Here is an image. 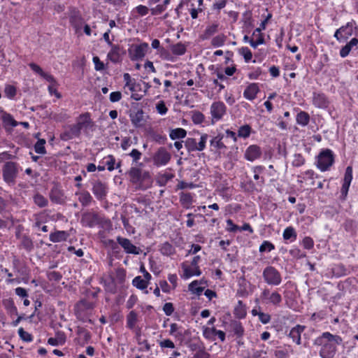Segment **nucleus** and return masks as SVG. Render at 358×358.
<instances>
[{"label": "nucleus", "instance_id": "f257e3e1", "mask_svg": "<svg viewBox=\"0 0 358 358\" xmlns=\"http://www.w3.org/2000/svg\"><path fill=\"white\" fill-rule=\"evenodd\" d=\"M343 339L338 335L324 332L314 341L316 345H322L320 355L322 358H334L336 352V345L342 343Z\"/></svg>", "mask_w": 358, "mask_h": 358}, {"label": "nucleus", "instance_id": "f03ea898", "mask_svg": "<svg viewBox=\"0 0 358 358\" xmlns=\"http://www.w3.org/2000/svg\"><path fill=\"white\" fill-rule=\"evenodd\" d=\"M262 276L265 282L269 285L278 286L282 282L280 273L272 266H266L264 269Z\"/></svg>", "mask_w": 358, "mask_h": 358}, {"label": "nucleus", "instance_id": "7ed1b4c3", "mask_svg": "<svg viewBox=\"0 0 358 358\" xmlns=\"http://www.w3.org/2000/svg\"><path fill=\"white\" fill-rule=\"evenodd\" d=\"M334 162V158L332 151L327 149L322 151L318 155L317 165L322 171H325L332 166Z\"/></svg>", "mask_w": 358, "mask_h": 358}, {"label": "nucleus", "instance_id": "20e7f679", "mask_svg": "<svg viewBox=\"0 0 358 358\" xmlns=\"http://www.w3.org/2000/svg\"><path fill=\"white\" fill-rule=\"evenodd\" d=\"M2 172L4 181L8 184H14L18 173L17 164L13 162H6L3 166Z\"/></svg>", "mask_w": 358, "mask_h": 358}, {"label": "nucleus", "instance_id": "39448f33", "mask_svg": "<svg viewBox=\"0 0 358 358\" xmlns=\"http://www.w3.org/2000/svg\"><path fill=\"white\" fill-rule=\"evenodd\" d=\"M208 136L206 134H202L200 138L199 143H196L195 138H187L185 143V147L189 152L194 151H202L206 148V143L207 142Z\"/></svg>", "mask_w": 358, "mask_h": 358}, {"label": "nucleus", "instance_id": "423d86ee", "mask_svg": "<svg viewBox=\"0 0 358 358\" xmlns=\"http://www.w3.org/2000/svg\"><path fill=\"white\" fill-rule=\"evenodd\" d=\"M171 158V155L166 148L160 147L153 155L152 161L154 165L162 166L166 165L170 162Z\"/></svg>", "mask_w": 358, "mask_h": 358}, {"label": "nucleus", "instance_id": "0eeeda50", "mask_svg": "<svg viewBox=\"0 0 358 358\" xmlns=\"http://www.w3.org/2000/svg\"><path fill=\"white\" fill-rule=\"evenodd\" d=\"M76 127L79 129V131L83 130L85 133H88L89 131H93L94 123L90 117L89 113L81 114L77 119Z\"/></svg>", "mask_w": 358, "mask_h": 358}, {"label": "nucleus", "instance_id": "6e6552de", "mask_svg": "<svg viewBox=\"0 0 358 358\" xmlns=\"http://www.w3.org/2000/svg\"><path fill=\"white\" fill-rule=\"evenodd\" d=\"M148 50V44L142 43L139 45H133L128 50L130 59L137 61L143 58Z\"/></svg>", "mask_w": 358, "mask_h": 358}, {"label": "nucleus", "instance_id": "1a4fd4ad", "mask_svg": "<svg viewBox=\"0 0 358 358\" xmlns=\"http://www.w3.org/2000/svg\"><path fill=\"white\" fill-rule=\"evenodd\" d=\"M92 191L98 200L102 201L107 196L108 187L106 183L100 180H96L92 182Z\"/></svg>", "mask_w": 358, "mask_h": 358}, {"label": "nucleus", "instance_id": "9d476101", "mask_svg": "<svg viewBox=\"0 0 358 358\" xmlns=\"http://www.w3.org/2000/svg\"><path fill=\"white\" fill-rule=\"evenodd\" d=\"M261 299L267 303L279 306L282 301V296L278 292H271L269 289H264L261 294Z\"/></svg>", "mask_w": 358, "mask_h": 358}, {"label": "nucleus", "instance_id": "9b49d317", "mask_svg": "<svg viewBox=\"0 0 358 358\" xmlns=\"http://www.w3.org/2000/svg\"><path fill=\"white\" fill-rule=\"evenodd\" d=\"M227 107L222 101L213 102L210 106V114L213 120H220L226 114Z\"/></svg>", "mask_w": 358, "mask_h": 358}, {"label": "nucleus", "instance_id": "f8f14e48", "mask_svg": "<svg viewBox=\"0 0 358 358\" xmlns=\"http://www.w3.org/2000/svg\"><path fill=\"white\" fill-rule=\"evenodd\" d=\"M117 241L119 245L124 249V252L128 254L138 255L140 254L141 249L133 245L131 241L126 238L121 236L117 237Z\"/></svg>", "mask_w": 358, "mask_h": 358}, {"label": "nucleus", "instance_id": "ddd939ff", "mask_svg": "<svg viewBox=\"0 0 358 358\" xmlns=\"http://www.w3.org/2000/svg\"><path fill=\"white\" fill-rule=\"evenodd\" d=\"M80 132L76 124L67 126L60 134V138L62 141H67L74 138L79 137Z\"/></svg>", "mask_w": 358, "mask_h": 358}, {"label": "nucleus", "instance_id": "4468645a", "mask_svg": "<svg viewBox=\"0 0 358 358\" xmlns=\"http://www.w3.org/2000/svg\"><path fill=\"white\" fill-rule=\"evenodd\" d=\"M261 155L262 150L260 147L257 145H250L245 152V158L250 162H253L260 158Z\"/></svg>", "mask_w": 358, "mask_h": 358}, {"label": "nucleus", "instance_id": "2eb2a0df", "mask_svg": "<svg viewBox=\"0 0 358 358\" xmlns=\"http://www.w3.org/2000/svg\"><path fill=\"white\" fill-rule=\"evenodd\" d=\"M110 47V50L108 52L107 57L113 63H118L121 61V55L123 54L122 48L118 45H113Z\"/></svg>", "mask_w": 358, "mask_h": 358}, {"label": "nucleus", "instance_id": "dca6fc26", "mask_svg": "<svg viewBox=\"0 0 358 358\" xmlns=\"http://www.w3.org/2000/svg\"><path fill=\"white\" fill-rule=\"evenodd\" d=\"M129 117L131 123L135 127H143L145 123L144 113L142 110H138L136 112L131 113Z\"/></svg>", "mask_w": 358, "mask_h": 358}, {"label": "nucleus", "instance_id": "f3484780", "mask_svg": "<svg viewBox=\"0 0 358 358\" xmlns=\"http://www.w3.org/2000/svg\"><path fill=\"white\" fill-rule=\"evenodd\" d=\"M306 327L303 325L297 324L289 331V336L292 339V341L296 343L297 345H301V335L305 330Z\"/></svg>", "mask_w": 358, "mask_h": 358}, {"label": "nucleus", "instance_id": "a211bd4d", "mask_svg": "<svg viewBox=\"0 0 358 358\" xmlns=\"http://www.w3.org/2000/svg\"><path fill=\"white\" fill-rule=\"evenodd\" d=\"M313 104L320 108H326L328 107L329 101L326 96L322 93H314L313 97Z\"/></svg>", "mask_w": 358, "mask_h": 358}, {"label": "nucleus", "instance_id": "6ab92c4d", "mask_svg": "<svg viewBox=\"0 0 358 358\" xmlns=\"http://www.w3.org/2000/svg\"><path fill=\"white\" fill-rule=\"evenodd\" d=\"M259 89L257 83L250 84L243 92V96L248 100H253L256 98Z\"/></svg>", "mask_w": 358, "mask_h": 358}, {"label": "nucleus", "instance_id": "aec40b11", "mask_svg": "<svg viewBox=\"0 0 358 358\" xmlns=\"http://www.w3.org/2000/svg\"><path fill=\"white\" fill-rule=\"evenodd\" d=\"M182 268L184 271L185 278H189L193 275H200L201 272L199 267H190L187 262L182 264Z\"/></svg>", "mask_w": 358, "mask_h": 358}, {"label": "nucleus", "instance_id": "412c9836", "mask_svg": "<svg viewBox=\"0 0 358 358\" xmlns=\"http://www.w3.org/2000/svg\"><path fill=\"white\" fill-rule=\"evenodd\" d=\"M49 196L50 200L54 203H62L64 201L62 191L57 186L52 188Z\"/></svg>", "mask_w": 358, "mask_h": 358}, {"label": "nucleus", "instance_id": "4be33fe9", "mask_svg": "<svg viewBox=\"0 0 358 358\" xmlns=\"http://www.w3.org/2000/svg\"><path fill=\"white\" fill-rule=\"evenodd\" d=\"M76 195L78 196V199L83 206H89L93 200L92 196L86 190L78 192L76 193Z\"/></svg>", "mask_w": 358, "mask_h": 358}, {"label": "nucleus", "instance_id": "5701e85b", "mask_svg": "<svg viewBox=\"0 0 358 358\" xmlns=\"http://www.w3.org/2000/svg\"><path fill=\"white\" fill-rule=\"evenodd\" d=\"M1 119L3 123L4 127L6 129L7 126H11L12 127H15L18 125V122L15 121L13 116L7 113L6 112L3 111V110H1Z\"/></svg>", "mask_w": 358, "mask_h": 358}, {"label": "nucleus", "instance_id": "b1692460", "mask_svg": "<svg viewBox=\"0 0 358 358\" xmlns=\"http://www.w3.org/2000/svg\"><path fill=\"white\" fill-rule=\"evenodd\" d=\"M138 322V316L136 311L131 310L127 315V327L134 329Z\"/></svg>", "mask_w": 358, "mask_h": 358}, {"label": "nucleus", "instance_id": "393cba45", "mask_svg": "<svg viewBox=\"0 0 358 358\" xmlns=\"http://www.w3.org/2000/svg\"><path fill=\"white\" fill-rule=\"evenodd\" d=\"M129 175L130 180L133 183H138L142 180V172L141 170L136 167H132L129 170Z\"/></svg>", "mask_w": 358, "mask_h": 358}, {"label": "nucleus", "instance_id": "a878e982", "mask_svg": "<svg viewBox=\"0 0 358 358\" xmlns=\"http://www.w3.org/2000/svg\"><path fill=\"white\" fill-rule=\"evenodd\" d=\"M66 336L64 332L59 331L56 334L55 337L50 338L48 343L51 345H63L65 343Z\"/></svg>", "mask_w": 358, "mask_h": 358}, {"label": "nucleus", "instance_id": "bb28decb", "mask_svg": "<svg viewBox=\"0 0 358 358\" xmlns=\"http://www.w3.org/2000/svg\"><path fill=\"white\" fill-rule=\"evenodd\" d=\"M68 238V234L64 231H57L50 235V240L53 243L64 241Z\"/></svg>", "mask_w": 358, "mask_h": 358}, {"label": "nucleus", "instance_id": "cd10ccee", "mask_svg": "<svg viewBox=\"0 0 358 358\" xmlns=\"http://www.w3.org/2000/svg\"><path fill=\"white\" fill-rule=\"evenodd\" d=\"M219 24L217 23H214L211 25H209L206 27L203 34L201 36V38L203 40L208 39L211 36L215 34L218 31Z\"/></svg>", "mask_w": 358, "mask_h": 358}, {"label": "nucleus", "instance_id": "c85d7f7f", "mask_svg": "<svg viewBox=\"0 0 358 358\" xmlns=\"http://www.w3.org/2000/svg\"><path fill=\"white\" fill-rule=\"evenodd\" d=\"M159 251L163 255L171 256L176 252L174 247L169 242H165L159 246Z\"/></svg>", "mask_w": 358, "mask_h": 358}, {"label": "nucleus", "instance_id": "c756f323", "mask_svg": "<svg viewBox=\"0 0 358 358\" xmlns=\"http://www.w3.org/2000/svg\"><path fill=\"white\" fill-rule=\"evenodd\" d=\"M202 285H204V282L194 280L189 284V289L193 293L196 294L197 295H201L204 289V287L201 286Z\"/></svg>", "mask_w": 358, "mask_h": 358}, {"label": "nucleus", "instance_id": "7c9ffc66", "mask_svg": "<svg viewBox=\"0 0 358 358\" xmlns=\"http://www.w3.org/2000/svg\"><path fill=\"white\" fill-rule=\"evenodd\" d=\"M180 201L184 207L189 208L192 203L193 197L190 193L181 192Z\"/></svg>", "mask_w": 358, "mask_h": 358}, {"label": "nucleus", "instance_id": "2f4dec72", "mask_svg": "<svg viewBox=\"0 0 358 358\" xmlns=\"http://www.w3.org/2000/svg\"><path fill=\"white\" fill-rule=\"evenodd\" d=\"M187 135V131L182 128H176L171 129L169 136L172 140L184 138Z\"/></svg>", "mask_w": 358, "mask_h": 358}, {"label": "nucleus", "instance_id": "473e14b6", "mask_svg": "<svg viewBox=\"0 0 358 358\" xmlns=\"http://www.w3.org/2000/svg\"><path fill=\"white\" fill-rule=\"evenodd\" d=\"M34 203L39 208H44L48 206V200L39 193H36L33 196Z\"/></svg>", "mask_w": 358, "mask_h": 358}, {"label": "nucleus", "instance_id": "72a5a7b5", "mask_svg": "<svg viewBox=\"0 0 358 358\" xmlns=\"http://www.w3.org/2000/svg\"><path fill=\"white\" fill-rule=\"evenodd\" d=\"M310 116L308 113L301 111L296 115V122L301 126H306L309 123Z\"/></svg>", "mask_w": 358, "mask_h": 358}, {"label": "nucleus", "instance_id": "f704fd0d", "mask_svg": "<svg viewBox=\"0 0 358 358\" xmlns=\"http://www.w3.org/2000/svg\"><path fill=\"white\" fill-rule=\"evenodd\" d=\"M70 23L75 29H78L83 23V19L79 14L73 13L70 16Z\"/></svg>", "mask_w": 358, "mask_h": 358}, {"label": "nucleus", "instance_id": "c9c22d12", "mask_svg": "<svg viewBox=\"0 0 358 358\" xmlns=\"http://www.w3.org/2000/svg\"><path fill=\"white\" fill-rule=\"evenodd\" d=\"M232 331L238 338H241L244 334V329L241 322L235 321L231 324Z\"/></svg>", "mask_w": 358, "mask_h": 358}, {"label": "nucleus", "instance_id": "e433bc0d", "mask_svg": "<svg viewBox=\"0 0 358 358\" xmlns=\"http://www.w3.org/2000/svg\"><path fill=\"white\" fill-rule=\"evenodd\" d=\"M134 286L139 289H144L148 287V281L143 279L141 276H136L132 281Z\"/></svg>", "mask_w": 358, "mask_h": 358}, {"label": "nucleus", "instance_id": "4c0bfd02", "mask_svg": "<svg viewBox=\"0 0 358 358\" xmlns=\"http://www.w3.org/2000/svg\"><path fill=\"white\" fill-rule=\"evenodd\" d=\"M21 245L27 251H31L34 248V244L31 239L26 235L22 236Z\"/></svg>", "mask_w": 358, "mask_h": 358}, {"label": "nucleus", "instance_id": "58836bf2", "mask_svg": "<svg viewBox=\"0 0 358 358\" xmlns=\"http://www.w3.org/2000/svg\"><path fill=\"white\" fill-rule=\"evenodd\" d=\"M352 27L353 22H348L346 25L341 27V30H342V34L343 35L345 41L352 34Z\"/></svg>", "mask_w": 358, "mask_h": 358}, {"label": "nucleus", "instance_id": "ea45409f", "mask_svg": "<svg viewBox=\"0 0 358 358\" xmlns=\"http://www.w3.org/2000/svg\"><path fill=\"white\" fill-rule=\"evenodd\" d=\"M283 238L285 240H289L291 238H293V240H295L296 238V233L294 230V229L292 227H287L283 232Z\"/></svg>", "mask_w": 358, "mask_h": 358}, {"label": "nucleus", "instance_id": "a19ab883", "mask_svg": "<svg viewBox=\"0 0 358 358\" xmlns=\"http://www.w3.org/2000/svg\"><path fill=\"white\" fill-rule=\"evenodd\" d=\"M226 36L224 34H220L215 36L211 41V45L213 47H221L224 44Z\"/></svg>", "mask_w": 358, "mask_h": 358}, {"label": "nucleus", "instance_id": "79ce46f5", "mask_svg": "<svg viewBox=\"0 0 358 358\" xmlns=\"http://www.w3.org/2000/svg\"><path fill=\"white\" fill-rule=\"evenodd\" d=\"M4 94L8 99H13L17 93L16 87L11 85H6L4 88Z\"/></svg>", "mask_w": 358, "mask_h": 358}, {"label": "nucleus", "instance_id": "37998d69", "mask_svg": "<svg viewBox=\"0 0 358 358\" xmlns=\"http://www.w3.org/2000/svg\"><path fill=\"white\" fill-rule=\"evenodd\" d=\"M251 132V127L248 125H243L241 127L238 131V136L246 138L249 137Z\"/></svg>", "mask_w": 358, "mask_h": 358}, {"label": "nucleus", "instance_id": "c03bdc74", "mask_svg": "<svg viewBox=\"0 0 358 358\" xmlns=\"http://www.w3.org/2000/svg\"><path fill=\"white\" fill-rule=\"evenodd\" d=\"M169 334L175 337L182 336L183 335L181 327L176 323H173L170 325Z\"/></svg>", "mask_w": 358, "mask_h": 358}, {"label": "nucleus", "instance_id": "a18cd8bd", "mask_svg": "<svg viewBox=\"0 0 358 358\" xmlns=\"http://www.w3.org/2000/svg\"><path fill=\"white\" fill-rule=\"evenodd\" d=\"M172 52L176 55H182L186 52L185 46L182 43H177L172 46Z\"/></svg>", "mask_w": 358, "mask_h": 358}, {"label": "nucleus", "instance_id": "49530a36", "mask_svg": "<svg viewBox=\"0 0 358 358\" xmlns=\"http://www.w3.org/2000/svg\"><path fill=\"white\" fill-rule=\"evenodd\" d=\"M239 53L243 56L245 62H248L252 57V53L248 47H243L239 49Z\"/></svg>", "mask_w": 358, "mask_h": 358}, {"label": "nucleus", "instance_id": "de8ad7c7", "mask_svg": "<svg viewBox=\"0 0 358 358\" xmlns=\"http://www.w3.org/2000/svg\"><path fill=\"white\" fill-rule=\"evenodd\" d=\"M104 160L108 170L109 171H113L115 169V164L116 163L115 158L113 155H108L104 158Z\"/></svg>", "mask_w": 358, "mask_h": 358}, {"label": "nucleus", "instance_id": "09e8293b", "mask_svg": "<svg viewBox=\"0 0 358 358\" xmlns=\"http://www.w3.org/2000/svg\"><path fill=\"white\" fill-rule=\"evenodd\" d=\"M45 141L44 139H39L34 145V150L38 154H45V148L44 145Z\"/></svg>", "mask_w": 358, "mask_h": 358}, {"label": "nucleus", "instance_id": "8fccbe9b", "mask_svg": "<svg viewBox=\"0 0 358 358\" xmlns=\"http://www.w3.org/2000/svg\"><path fill=\"white\" fill-rule=\"evenodd\" d=\"M275 248V246L273 243L268 241H264L259 247V252H271Z\"/></svg>", "mask_w": 358, "mask_h": 358}, {"label": "nucleus", "instance_id": "3c124183", "mask_svg": "<svg viewBox=\"0 0 358 358\" xmlns=\"http://www.w3.org/2000/svg\"><path fill=\"white\" fill-rule=\"evenodd\" d=\"M216 329L213 327H203V335L206 338L213 339V336H215Z\"/></svg>", "mask_w": 358, "mask_h": 358}, {"label": "nucleus", "instance_id": "603ef678", "mask_svg": "<svg viewBox=\"0 0 358 358\" xmlns=\"http://www.w3.org/2000/svg\"><path fill=\"white\" fill-rule=\"evenodd\" d=\"M18 334L20 338L26 342H30L32 341V336L29 333L25 331L22 327L18 329Z\"/></svg>", "mask_w": 358, "mask_h": 358}, {"label": "nucleus", "instance_id": "864d4df0", "mask_svg": "<svg viewBox=\"0 0 358 358\" xmlns=\"http://www.w3.org/2000/svg\"><path fill=\"white\" fill-rule=\"evenodd\" d=\"M210 145L217 149H222L225 147L223 143L222 142V138L219 136L214 137L210 141Z\"/></svg>", "mask_w": 358, "mask_h": 358}, {"label": "nucleus", "instance_id": "5fc2aeb1", "mask_svg": "<svg viewBox=\"0 0 358 358\" xmlns=\"http://www.w3.org/2000/svg\"><path fill=\"white\" fill-rule=\"evenodd\" d=\"M352 180V169L351 166H348L345 170L343 183L350 184Z\"/></svg>", "mask_w": 358, "mask_h": 358}, {"label": "nucleus", "instance_id": "6e6d98bb", "mask_svg": "<svg viewBox=\"0 0 358 358\" xmlns=\"http://www.w3.org/2000/svg\"><path fill=\"white\" fill-rule=\"evenodd\" d=\"M192 118L194 123L201 124L204 120V115L201 112L196 111L193 113Z\"/></svg>", "mask_w": 358, "mask_h": 358}, {"label": "nucleus", "instance_id": "4d7b16f0", "mask_svg": "<svg viewBox=\"0 0 358 358\" xmlns=\"http://www.w3.org/2000/svg\"><path fill=\"white\" fill-rule=\"evenodd\" d=\"M123 77L124 80L126 82L125 87H128L129 89L132 92L135 91V83H131L130 75L126 73L124 74Z\"/></svg>", "mask_w": 358, "mask_h": 358}, {"label": "nucleus", "instance_id": "13d9d810", "mask_svg": "<svg viewBox=\"0 0 358 358\" xmlns=\"http://www.w3.org/2000/svg\"><path fill=\"white\" fill-rule=\"evenodd\" d=\"M93 62L94 64V69L96 71H103L105 69L104 64L99 59L97 56L93 57Z\"/></svg>", "mask_w": 358, "mask_h": 358}, {"label": "nucleus", "instance_id": "bf43d9fd", "mask_svg": "<svg viewBox=\"0 0 358 358\" xmlns=\"http://www.w3.org/2000/svg\"><path fill=\"white\" fill-rule=\"evenodd\" d=\"M156 109L160 115H165L168 110V108L163 101H160L157 103Z\"/></svg>", "mask_w": 358, "mask_h": 358}, {"label": "nucleus", "instance_id": "052dcab7", "mask_svg": "<svg viewBox=\"0 0 358 358\" xmlns=\"http://www.w3.org/2000/svg\"><path fill=\"white\" fill-rule=\"evenodd\" d=\"M163 310L167 316H170L174 311L173 305L172 303H166L163 306Z\"/></svg>", "mask_w": 358, "mask_h": 358}, {"label": "nucleus", "instance_id": "680f3d73", "mask_svg": "<svg viewBox=\"0 0 358 358\" xmlns=\"http://www.w3.org/2000/svg\"><path fill=\"white\" fill-rule=\"evenodd\" d=\"M166 8L162 4H158L155 7L150 9L151 14L152 15H157L162 13Z\"/></svg>", "mask_w": 358, "mask_h": 358}, {"label": "nucleus", "instance_id": "e2e57ef3", "mask_svg": "<svg viewBox=\"0 0 358 358\" xmlns=\"http://www.w3.org/2000/svg\"><path fill=\"white\" fill-rule=\"evenodd\" d=\"M305 159L300 154L294 155V159L293 160V165L295 166H300L304 164Z\"/></svg>", "mask_w": 358, "mask_h": 358}, {"label": "nucleus", "instance_id": "0e129e2a", "mask_svg": "<svg viewBox=\"0 0 358 358\" xmlns=\"http://www.w3.org/2000/svg\"><path fill=\"white\" fill-rule=\"evenodd\" d=\"M125 271L123 268H117L116 270V278L118 282L122 283L125 279Z\"/></svg>", "mask_w": 358, "mask_h": 358}, {"label": "nucleus", "instance_id": "69168bd1", "mask_svg": "<svg viewBox=\"0 0 358 358\" xmlns=\"http://www.w3.org/2000/svg\"><path fill=\"white\" fill-rule=\"evenodd\" d=\"M159 346L162 348H174L175 345L170 339H165L159 342Z\"/></svg>", "mask_w": 358, "mask_h": 358}, {"label": "nucleus", "instance_id": "338daca9", "mask_svg": "<svg viewBox=\"0 0 358 358\" xmlns=\"http://www.w3.org/2000/svg\"><path fill=\"white\" fill-rule=\"evenodd\" d=\"M258 317L259 320L263 323V324H268L271 320V316L268 313H258Z\"/></svg>", "mask_w": 358, "mask_h": 358}, {"label": "nucleus", "instance_id": "774afa93", "mask_svg": "<svg viewBox=\"0 0 358 358\" xmlns=\"http://www.w3.org/2000/svg\"><path fill=\"white\" fill-rule=\"evenodd\" d=\"M122 99V94L120 92H113L110 94V101L111 102H117Z\"/></svg>", "mask_w": 358, "mask_h": 358}]
</instances>
